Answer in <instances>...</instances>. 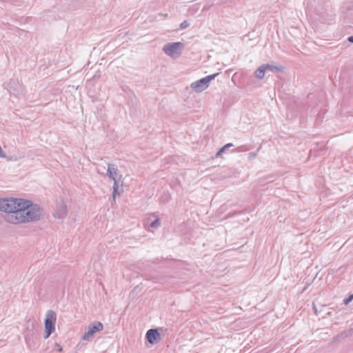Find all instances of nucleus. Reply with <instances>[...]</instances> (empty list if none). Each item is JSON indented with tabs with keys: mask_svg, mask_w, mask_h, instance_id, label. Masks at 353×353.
I'll return each mask as SVG.
<instances>
[{
	"mask_svg": "<svg viewBox=\"0 0 353 353\" xmlns=\"http://www.w3.org/2000/svg\"><path fill=\"white\" fill-rule=\"evenodd\" d=\"M0 210L8 213L6 219L12 224L37 220L41 214L39 208L21 199H0Z\"/></svg>",
	"mask_w": 353,
	"mask_h": 353,
	"instance_id": "1",
	"label": "nucleus"
},
{
	"mask_svg": "<svg viewBox=\"0 0 353 353\" xmlns=\"http://www.w3.org/2000/svg\"><path fill=\"white\" fill-rule=\"evenodd\" d=\"M219 73H214L206 76L201 79L192 82L190 84L191 89L197 93H200L205 90L210 85V83L218 75Z\"/></svg>",
	"mask_w": 353,
	"mask_h": 353,
	"instance_id": "2",
	"label": "nucleus"
},
{
	"mask_svg": "<svg viewBox=\"0 0 353 353\" xmlns=\"http://www.w3.org/2000/svg\"><path fill=\"white\" fill-rule=\"evenodd\" d=\"M183 48L181 42L168 43L163 46V51L168 57L176 59L181 56Z\"/></svg>",
	"mask_w": 353,
	"mask_h": 353,
	"instance_id": "3",
	"label": "nucleus"
},
{
	"mask_svg": "<svg viewBox=\"0 0 353 353\" xmlns=\"http://www.w3.org/2000/svg\"><path fill=\"white\" fill-rule=\"evenodd\" d=\"M56 321L55 313L52 310L48 311L45 319V339H48L54 332Z\"/></svg>",
	"mask_w": 353,
	"mask_h": 353,
	"instance_id": "4",
	"label": "nucleus"
},
{
	"mask_svg": "<svg viewBox=\"0 0 353 353\" xmlns=\"http://www.w3.org/2000/svg\"><path fill=\"white\" fill-rule=\"evenodd\" d=\"M103 328V325L100 322L94 323L92 326H90L87 332H85L83 336V339L84 341L90 340L93 334L97 332L102 330Z\"/></svg>",
	"mask_w": 353,
	"mask_h": 353,
	"instance_id": "5",
	"label": "nucleus"
},
{
	"mask_svg": "<svg viewBox=\"0 0 353 353\" xmlns=\"http://www.w3.org/2000/svg\"><path fill=\"white\" fill-rule=\"evenodd\" d=\"M265 70L264 69V67L263 66V65H261L254 72L255 77H256L259 79H263L265 77Z\"/></svg>",
	"mask_w": 353,
	"mask_h": 353,
	"instance_id": "6",
	"label": "nucleus"
},
{
	"mask_svg": "<svg viewBox=\"0 0 353 353\" xmlns=\"http://www.w3.org/2000/svg\"><path fill=\"white\" fill-rule=\"evenodd\" d=\"M146 338L151 344L154 343V329H150L148 331L146 334Z\"/></svg>",
	"mask_w": 353,
	"mask_h": 353,
	"instance_id": "7",
	"label": "nucleus"
},
{
	"mask_svg": "<svg viewBox=\"0 0 353 353\" xmlns=\"http://www.w3.org/2000/svg\"><path fill=\"white\" fill-rule=\"evenodd\" d=\"M232 146H233L232 143H227L226 145H225L224 146H223L222 148H221L219 150V151L217 152V153L216 154V157H221L222 155V154L225 151V150H227L228 148L232 147Z\"/></svg>",
	"mask_w": 353,
	"mask_h": 353,
	"instance_id": "8",
	"label": "nucleus"
},
{
	"mask_svg": "<svg viewBox=\"0 0 353 353\" xmlns=\"http://www.w3.org/2000/svg\"><path fill=\"white\" fill-rule=\"evenodd\" d=\"M117 170L113 166H109L108 170L109 176L114 180L115 176L117 175Z\"/></svg>",
	"mask_w": 353,
	"mask_h": 353,
	"instance_id": "9",
	"label": "nucleus"
},
{
	"mask_svg": "<svg viewBox=\"0 0 353 353\" xmlns=\"http://www.w3.org/2000/svg\"><path fill=\"white\" fill-rule=\"evenodd\" d=\"M263 66L264 67L265 70H270V71H280V70H281V69L279 67L274 65L264 64V65H263Z\"/></svg>",
	"mask_w": 353,
	"mask_h": 353,
	"instance_id": "10",
	"label": "nucleus"
},
{
	"mask_svg": "<svg viewBox=\"0 0 353 353\" xmlns=\"http://www.w3.org/2000/svg\"><path fill=\"white\" fill-rule=\"evenodd\" d=\"M166 330L163 328L156 329V342L161 339V332H165Z\"/></svg>",
	"mask_w": 353,
	"mask_h": 353,
	"instance_id": "11",
	"label": "nucleus"
},
{
	"mask_svg": "<svg viewBox=\"0 0 353 353\" xmlns=\"http://www.w3.org/2000/svg\"><path fill=\"white\" fill-rule=\"evenodd\" d=\"M353 300V294L350 295L348 297L345 298L343 300V302L345 305L349 304Z\"/></svg>",
	"mask_w": 353,
	"mask_h": 353,
	"instance_id": "12",
	"label": "nucleus"
},
{
	"mask_svg": "<svg viewBox=\"0 0 353 353\" xmlns=\"http://www.w3.org/2000/svg\"><path fill=\"white\" fill-rule=\"evenodd\" d=\"M189 25L190 23L187 21H184L181 23L180 27L181 29H185L188 28Z\"/></svg>",
	"mask_w": 353,
	"mask_h": 353,
	"instance_id": "13",
	"label": "nucleus"
},
{
	"mask_svg": "<svg viewBox=\"0 0 353 353\" xmlns=\"http://www.w3.org/2000/svg\"><path fill=\"white\" fill-rule=\"evenodd\" d=\"M256 156H257V152H250L248 154V159L252 160V159H255L256 157Z\"/></svg>",
	"mask_w": 353,
	"mask_h": 353,
	"instance_id": "14",
	"label": "nucleus"
},
{
	"mask_svg": "<svg viewBox=\"0 0 353 353\" xmlns=\"http://www.w3.org/2000/svg\"><path fill=\"white\" fill-rule=\"evenodd\" d=\"M0 157H5L4 152L2 150L1 147H0Z\"/></svg>",
	"mask_w": 353,
	"mask_h": 353,
	"instance_id": "15",
	"label": "nucleus"
},
{
	"mask_svg": "<svg viewBox=\"0 0 353 353\" xmlns=\"http://www.w3.org/2000/svg\"><path fill=\"white\" fill-rule=\"evenodd\" d=\"M348 41L353 43V36L349 37L347 39Z\"/></svg>",
	"mask_w": 353,
	"mask_h": 353,
	"instance_id": "16",
	"label": "nucleus"
},
{
	"mask_svg": "<svg viewBox=\"0 0 353 353\" xmlns=\"http://www.w3.org/2000/svg\"><path fill=\"white\" fill-rule=\"evenodd\" d=\"M155 223H156V228H157L160 224L159 220L158 219H156Z\"/></svg>",
	"mask_w": 353,
	"mask_h": 353,
	"instance_id": "17",
	"label": "nucleus"
},
{
	"mask_svg": "<svg viewBox=\"0 0 353 353\" xmlns=\"http://www.w3.org/2000/svg\"><path fill=\"white\" fill-rule=\"evenodd\" d=\"M57 346H58V347H59V348H58V350H59V352H61V351L62 350V347H61L60 345H57Z\"/></svg>",
	"mask_w": 353,
	"mask_h": 353,
	"instance_id": "18",
	"label": "nucleus"
},
{
	"mask_svg": "<svg viewBox=\"0 0 353 353\" xmlns=\"http://www.w3.org/2000/svg\"><path fill=\"white\" fill-rule=\"evenodd\" d=\"M159 15L160 17H165V15H163V14H159Z\"/></svg>",
	"mask_w": 353,
	"mask_h": 353,
	"instance_id": "19",
	"label": "nucleus"
},
{
	"mask_svg": "<svg viewBox=\"0 0 353 353\" xmlns=\"http://www.w3.org/2000/svg\"><path fill=\"white\" fill-rule=\"evenodd\" d=\"M314 311H315V312H316V307H315V305H314Z\"/></svg>",
	"mask_w": 353,
	"mask_h": 353,
	"instance_id": "20",
	"label": "nucleus"
}]
</instances>
